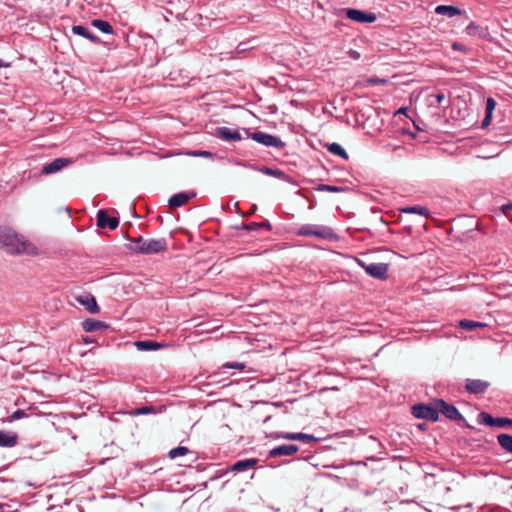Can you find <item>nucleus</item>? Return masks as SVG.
<instances>
[{"label": "nucleus", "instance_id": "obj_1", "mask_svg": "<svg viewBox=\"0 0 512 512\" xmlns=\"http://www.w3.org/2000/svg\"><path fill=\"white\" fill-rule=\"evenodd\" d=\"M0 248L10 255H38V248L9 226H0Z\"/></svg>", "mask_w": 512, "mask_h": 512}, {"label": "nucleus", "instance_id": "obj_2", "mask_svg": "<svg viewBox=\"0 0 512 512\" xmlns=\"http://www.w3.org/2000/svg\"><path fill=\"white\" fill-rule=\"evenodd\" d=\"M297 235L305 237L313 236L328 241H337L339 239V236L333 231L332 228L317 224L302 225L298 229Z\"/></svg>", "mask_w": 512, "mask_h": 512}, {"label": "nucleus", "instance_id": "obj_3", "mask_svg": "<svg viewBox=\"0 0 512 512\" xmlns=\"http://www.w3.org/2000/svg\"><path fill=\"white\" fill-rule=\"evenodd\" d=\"M243 131L245 132L248 138L253 139L255 142L263 146L274 147L277 149H283L286 146V143L275 135L268 134L262 131L250 132V129L248 128H244Z\"/></svg>", "mask_w": 512, "mask_h": 512}, {"label": "nucleus", "instance_id": "obj_4", "mask_svg": "<svg viewBox=\"0 0 512 512\" xmlns=\"http://www.w3.org/2000/svg\"><path fill=\"white\" fill-rule=\"evenodd\" d=\"M135 254L140 255H153L164 252L168 248V243L165 238L145 240L141 246H135Z\"/></svg>", "mask_w": 512, "mask_h": 512}, {"label": "nucleus", "instance_id": "obj_5", "mask_svg": "<svg viewBox=\"0 0 512 512\" xmlns=\"http://www.w3.org/2000/svg\"><path fill=\"white\" fill-rule=\"evenodd\" d=\"M411 414L417 419L429 420L437 422L439 420V410L437 406L427 403H416L411 407Z\"/></svg>", "mask_w": 512, "mask_h": 512}, {"label": "nucleus", "instance_id": "obj_6", "mask_svg": "<svg viewBox=\"0 0 512 512\" xmlns=\"http://www.w3.org/2000/svg\"><path fill=\"white\" fill-rule=\"evenodd\" d=\"M477 422L480 425L499 428H512V418L493 417L490 413L482 411L477 415Z\"/></svg>", "mask_w": 512, "mask_h": 512}, {"label": "nucleus", "instance_id": "obj_7", "mask_svg": "<svg viewBox=\"0 0 512 512\" xmlns=\"http://www.w3.org/2000/svg\"><path fill=\"white\" fill-rule=\"evenodd\" d=\"M434 404L437 406L439 414L442 413L447 419L453 421H465L463 415L453 404H450L443 399H435Z\"/></svg>", "mask_w": 512, "mask_h": 512}, {"label": "nucleus", "instance_id": "obj_8", "mask_svg": "<svg viewBox=\"0 0 512 512\" xmlns=\"http://www.w3.org/2000/svg\"><path fill=\"white\" fill-rule=\"evenodd\" d=\"M359 265L365 270V272L379 280H385L388 278V264L386 263H370L365 264L363 261L358 260Z\"/></svg>", "mask_w": 512, "mask_h": 512}, {"label": "nucleus", "instance_id": "obj_9", "mask_svg": "<svg viewBox=\"0 0 512 512\" xmlns=\"http://www.w3.org/2000/svg\"><path fill=\"white\" fill-rule=\"evenodd\" d=\"M346 18L357 23H373L376 21L377 16L373 12H367L354 8H347L344 10Z\"/></svg>", "mask_w": 512, "mask_h": 512}, {"label": "nucleus", "instance_id": "obj_10", "mask_svg": "<svg viewBox=\"0 0 512 512\" xmlns=\"http://www.w3.org/2000/svg\"><path fill=\"white\" fill-rule=\"evenodd\" d=\"M96 224L99 228L115 230L119 225V218L110 216L105 209H100L96 214Z\"/></svg>", "mask_w": 512, "mask_h": 512}, {"label": "nucleus", "instance_id": "obj_11", "mask_svg": "<svg viewBox=\"0 0 512 512\" xmlns=\"http://www.w3.org/2000/svg\"><path fill=\"white\" fill-rule=\"evenodd\" d=\"M490 387V382L481 379H466L465 389L473 395L484 394Z\"/></svg>", "mask_w": 512, "mask_h": 512}, {"label": "nucleus", "instance_id": "obj_12", "mask_svg": "<svg viewBox=\"0 0 512 512\" xmlns=\"http://www.w3.org/2000/svg\"><path fill=\"white\" fill-rule=\"evenodd\" d=\"M72 160L70 158H56L51 162L43 165L41 169V173L44 175H50L56 172H59L67 165L71 164Z\"/></svg>", "mask_w": 512, "mask_h": 512}, {"label": "nucleus", "instance_id": "obj_13", "mask_svg": "<svg viewBox=\"0 0 512 512\" xmlns=\"http://www.w3.org/2000/svg\"><path fill=\"white\" fill-rule=\"evenodd\" d=\"M196 197V192H179L172 195L168 200V206L171 209H176L184 206L191 199Z\"/></svg>", "mask_w": 512, "mask_h": 512}, {"label": "nucleus", "instance_id": "obj_14", "mask_svg": "<svg viewBox=\"0 0 512 512\" xmlns=\"http://www.w3.org/2000/svg\"><path fill=\"white\" fill-rule=\"evenodd\" d=\"M278 437L282 438V439H286V440L300 441V442H303L306 444H311V443L315 444V443L319 442V440H320L319 438L315 437L312 434H306V433H302V432H297V433L283 432V433L279 434Z\"/></svg>", "mask_w": 512, "mask_h": 512}, {"label": "nucleus", "instance_id": "obj_15", "mask_svg": "<svg viewBox=\"0 0 512 512\" xmlns=\"http://www.w3.org/2000/svg\"><path fill=\"white\" fill-rule=\"evenodd\" d=\"M214 136L224 141H240L242 136L238 130H232L228 127L221 126L215 129Z\"/></svg>", "mask_w": 512, "mask_h": 512}, {"label": "nucleus", "instance_id": "obj_16", "mask_svg": "<svg viewBox=\"0 0 512 512\" xmlns=\"http://www.w3.org/2000/svg\"><path fill=\"white\" fill-rule=\"evenodd\" d=\"M298 451L299 447L295 444H282L271 449L269 451V457L291 456Z\"/></svg>", "mask_w": 512, "mask_h": 512}, {"label": "nucleus", "instance_id": "obj_17", "mask_svg": "<svg viewBox=\"0 0 512 512\" xmlns=\"http://www.w3.org/2000/svg\"><path fill=\"white\" fill-rule=\"evenodd\" d=\"M465 32L469 36L478 37L480 39H489L490 37L488 28L478 25L475 22H470L466 26Z\"/></svg>", "mask_w": 512, "mask_h": 512}, {"label": "nucleus", "instance_id": "obj_18", "mask_svg": "<svg viewBox=\"0 0 512 512\" xmlns=\"http://www.w3.org/2000/svg\"><path fill=\"white\" fill-rule=\"evenodd\" d=\"M76 300L83 306H85L86 310L92 314H96L100 312V307L96 301V298L91 294L80 295L76 297Z\"/></svg>", "mask_w": 512, "mask_h": 512}, {"label": "nucleus", "instance_id": "obj_19", "mask_svg": "<svg viewBox=\"0 0 512 512\" xmlns=\"http://www.w3.org/2000/svg\"><path fill=\"white\" fill-rule=\"evenodd\" d=\"M72 32L75 35H78V36H81V37H84V38L90 40L94 44L102 43L101 39L97 35L92 33L86 26H83V25H73L72 26ZM103 44H106V43L103 42Z\"/></svg>", "mask_w": 512, "mask_h": 512}, {"label": "nucleus", "instance_id": "obj_20", "mask_svg": "<svg viewBox=\"0 0 512 512\" xmlns=\"http://www.w3.org/2000/svg\"><path fill=\"white\" fill-rule=\"evenodd\" d=\"M81 326L85 332H95L109 328V324L93 318H87L81 322Z\"/></svg>", "mask_w": 512, "mask_h": 512}, {"label": "nucleus", "instance_id": "obj_21", "mask_svg": "<svg viewBox=\"0 0 512 512\" xmlns=\"http://www.w3.org/2000/svg\"><path fill=\"white\" fill-rule=\"evenodd\" d=\"M18 440L16 432L0 430V447L12 448L18 444Z\"/></svg>", "mask_w": 512, "mask_h": 512}, {"label": "nucleus", "instance_id": "obj_22", "mask_svg": "<svg viewBox=\"0 0 512 512\" xmlns=\"http://www.w3.org/2000/svg\"><path fill=\"white\" fill-rule=\"evenodd\" d=\"M257 462L256 458L238 460L231 466L230 470L235 473L245 472L254 468Z\"/></svg>", "mask_w": 512, "mask_h": 512}, {"label": "nucleus", "instance_id": "obj_23", "mask_svg": "<svg viewBox=\"0 0 512 512\" xmlns=\"http://www.w3.org/2000/svg\"><path fill=\"white\" fill-rule=\"evenodd\" d=\"M134 345L139 351H156L165 346V344L154 340H139Z\"/></svg>", "mask_w": 512, "mask_h": 512}, {"label": "nucleus", "instance_id": "obj_24", "mask_svg": "<svg viewBox=\"0 0 512 512\" xmlns=\"http://www.w3.org/2000/svg\"><path fill=\"white\" fill-rule=\"evenodd\" d=\"M435 13L438 15H445L452 18L454 16L461 15L462 10L453 5H438L435 8Z\"/></svg>", "mask_w": 512, "mask_h": 512}, {"label": "nucleus", "instance_id": "obj_25", "mask_svg": "<svg viewBox=\"0 0 512 512\" xmlns=\"http://www.w3.org/2000/svg\"><path fill=\"white\" fill-rule=\"evenodd\" d=\"M497 443L501 449L509 454H512V435L508 433H500L496 436Z\"/></svg>", "mask_w": 512, "mask_h": 512}, {"label": "nucleus", "instance_id": "obj_26", "mask_svg": "<svg viewBox=\"0 0 512 512\" xmlns=\"http://www.w3.org/2000/svg\"><path fill=\"white\" fill-rule=\"evenodd\" d=\"M91 25L104 34H114L113 26L106 20L93 19Z\"/></svg>", "mask_w": 512, "mask_h": 512}, {"label": "nucleus", "instance_id": "obj_27", "mask_svg": "<svg viewBox=\"0 0 512 512\" xmlns=\"http://www.w3.org/2000/svg\"><path fill=\"white\" fill-rule=\"evenodd\" d=\"M401 212L405 214H418L426 218L430 216V210L427 207L420 205L404 207L401 209Z\"/></svg>", "mask_w": 512, "mask_h": 512}, {"label": "nucleus", "instance_id": "obj_28", "mask_svg": "<svg viewBox=\"0 0 512 512\" xmlns=\"http://www.w3.org/2000/svg\"><path fill=\"white\" fill-rule=\"evenodd\" d=\"M326 147H327V150L331 154L339 156L340 158H342L344 160H348V158H349L348 153L339 143L333 142V143L327 144Z\"/></svg>", "mask_w": 512, "mask_h": 512}, {"label": "nucleus", "instance_id": "obj_29", "mask_svg": "<svg viewBox=\"0 0 512 512\" xmlns=\"http://www.w3.org/2000/svg\"><path fill=\"white\" fill-rule=\"evenodd\" d=\"M316 191L321 192H331V193H341L346 192L349 190L346 186H335V185H329V184H319L316 188Z\"/></svg>", "mask_w": 512, "mask_h": 512}, {"label": "nucleus", "instance_id": "obj_30", "mask_svg": "<svg viewBox=\"0 0 512 512\" xmlns=\"http://www.w3.org/2000/svg\"><path fill=\"white\" fill-rule=\"evenodd\" d=\"M459 326L464 329V330H467V331H473L475 330L476 328H483L485 327L486 325L481 323V322H477V321H473V320H468V319H463L459 322Z\"/></svg>", "mask_w": 512, "mask_h": 512}, {"label": "nucleus", "instance_id": "obj_31", "mask_svg": "<svg viewBox=\"0 0 512 512\" xmlns=\"http://www.w3.org/2000/svg\"><path fill=\"white\" fill-rule=\"evenodd\" d=\"M190 453V450L185 446H178L176 448H173L169 451L168 457L170 459H175L179 456H184L186 454Z\"/></svg>", "mask_w": 512, "mask_h": 512}, {"label": "nucleus", "instance_id": "obj_32", "mask_svg": "<svg viewBox=\"0 0 512 512\" xmlns=\"http://www.w3.org/2000/svg\"><path fill=\"white\" fill-rule=\"evenodd\" d=\"M126 239L129 240L130 243L126 244L125 247L126 249L130 250L133 253H135V246H141L144 243V238L142 236H139L137 238L127 236Z\"/></svg>", "mask_w": 512, "mask_h": 512}, {"label": "nucleus", "instance_id": "obj_33", "mask_svg": "<svg viewBox=\"0 0 512 512\" xmlns=\"http://www.w3.org/2000/svg\"><path fill=\"white\" fill-rule=\"evenodd\" d=\"M262 172L268 176H273V177H276L279 179H281L285 176V173L282 170L272 169V168H268V167L263 168Z\"/></svg>", "mask_w": 512, "mask_h": 512}, {"label": "nucleus", "instance_id": "obj_34", "mask_svg": "<svg viewBox=\"0 0 512 512\" xmlns=\"http://www.w3.org/2000/svg\"><path fill=\"white\" fill-rule=\"evenodd\" d=\"M245 368V364L244 363H240V362H226L225 364H223L221 366V369L223 370V372H225L226 369H239V370H243Z\"/></svg>", "mask_w": 512, "mask_h": 512}, {"label": "nucleus", "instance_id": "obj_35", "mask_svg": "<svg viewBox=\"0 0 512 512\" xmlns=\"http://www.w3.org/2000/svg\"><path fill=\"white\" fill-rule=\"evenodd\" d=\"M261 225H259V222H251L249 224L242 223L240 226H237V229H245L248 231H257L259 230Z\"/></svg>", "mask_w": 512, "mask_h": 512}, {"label": "nucleus", "instance_id": "obj_36", "mask_svg": "<svg viewBox=\"0 0 512 512\" xmlns=\"http://www.w3.org/2000/svg\"><path fill=\"white\" fill-rule=\"evenodd\" d=\"M154 412V406H141L139 408H136L134 410L135 415H148L150 413Z\"/></svg>", "mask_w": 512, "mask_h": 512}, {"label": "nucleus", "instance_id": "obj_37", "mask_svg": "<svg viewBox=\"0 0 512 512\" xmlns=\"http://www.w3.org/2000/svg\"><path fill=\"white\" fill-rule=\"evenodd\" d=\"M497 103L496 101L494 100V98L492 97H488L486 99V107H485V112L486 113H491L493 114L494 110H495V107H496Z\"/></svg>", "mask_w": 512, "mask_h": 512}, {"label": "nucleus", "instance_id": "obj_38", "mask_svg": "<svg viewBox=\"0 0 512 512\" xmlns=\"http://www.w3.org/2000/svg\"><path fill=\"white\" fill-rule=\"evenodd\" d=\"M191 156L194 157H205V158H211L213 154L210 151L205 150H195L188 153Z\"/></svg>", "mask_w": 512, "mask_h": 512}, {"label": "nucleus", "instance_id": "obj_39", "mask_svg": "<svg viewBox=\"0 0 512 512\" xmlns=\"http://www.w3.org/2000/svg\"><path fill=\"white\" fill-rule=\"evenodd\" d=\"M492 117H493V114L485 112V116H484V118H483V120L481 122V128L482 129H485V128H487L490 125V123L492 121Z\"/></svg>", "mask_w": 512, "mask_h": 512}, {"label": "nucleus", "instance_id": "obj_40", "mask_svg": "<svg viewBox=\"0 0 512 512\" xmlns=\"http://www.w3.org/2000/svg\"><path fill=\"white\" fill-rule=\"evenodd\" d=\"M24 416H26V412L24 410L18 409L12 413L11 419L19 420V419L23 418Z\"/></svg>", "mask_w": 512, "mask_h": 512}, {"label": "nucleus", "instance_id": "obj_41", "mask_svg": "<svg viewBox=\"0 0 512 512\" xmlns=\"http://www.w3.org/2000/svg\"><path fill=\"white\" fill-rule=\"evenodd\" d=\"M430 97H433L437 104H441L444 101L446 96H445L444 92L440 91L435 95H430Z\"/></svg>", "mask_w": 512, "mask_h": 512}, {"label": "nucleus", "instance_id": "obj_42", "mask_svg": "<svg viewBox=\"0 0 512 512\" xmlns=\"http://www.w3.org/2000/svg\"><path fill=\"white\" fill-rule=\"evenodd\" d=\"M348 55H349V57H350L351 59H354V60H359V59H360V57H361V54H360L358 51L353 50V49H350V50L348 51Z\"/></svg>", "mask_w": 512, "mask_h": 512}, {"label": "nucleus", "instance_id": "obj_43", "mask_svg": "<svg viewBox=\"0 0 512 512\" xmlns=\"http://www.w3.org/2000/svg\"><path fill=\"white\" fill-rule=\"evenodd\" d=\"M501 211L507 215L508 212L512 211V201L501 206Z\"/></svg>", "mask_w": 512, "mask_h": 512}, {"label": "nucleus", "instance_id": "obj_44", "mask_svg": "<svg viewBox=\"0 0 512 512\" xmlns=\"http://www.w3.org/2000/svg\"><path fill=\"white\" fill-rule=\"evenodd\" d=\"M259 225H261L260 229L265 228L268 231L272 230V225L269 221L259 222Z\"/></svg>", "mask_w": 512, "mask_h": 512}, {"label": "nucleus", "instance_id": "obj_45", "mask_svg": "<svg viewBox=\"0 0 512 512\" xmlns=\"http://www.w3.org/2000/svg\"><path fill=\"white\" fill-rule=\"evenodd\" d=\"M82 341H83V343H85V344H92V343H96V340H95V339L90 338V337H88V336H87V337H83V338H82Z\"/></svg>", "mask_w": 512, "mask_h": 512}, {"label": "nucleus", "instance_id": "obj_46", "mask_svg": "<svg viewBox=\"0 0 512 512\" xmlns=\"http://www.w3.org/2000/svg\"><path fill=\"white\" fill-rule=\"evenodd\" d=\"M416 427H417V429L424 431V430H426V429H427V427H428V426H427V424H426V423H418V424L416 425Z\"/></svg>", "mask_w": 512, "mask_h": 512}, {"label": "nucleus", "instance_id": "obj_47", "mask_svg": "<svg viewBox=\"0 0 512 512\" xmlns=\"http://www.w3.org/2000/svg\"><path fill=\"white\" fill-rule=\"evenodd\" d=\"M452 48H453L454 50H461V49H462V46H461V44H459V43H457V42H454V43L452 44Z\"/></svg>", "mask_w": 512, "mask_h": 512}, {"label": "nucleus", "instance_id": "obj_48", "mask_svg": "<svg viewBox=\"0 0 512 512\" xmlns=\"http://www.w3.org/2000/svg\"><path fill=\"white\" fill-rule=\"evenodd\" d=\"M257 210V205L254 204L252 205L250 211L247 213V215H252L253 213H255V211Z\"/></svg>", "mask_w": 512, "mask_h": 512}, {"label": "nucleus", "instance_id": "obj_49", "mask_svg": "<svg viewBox=\"0 0 512 512\" xmlns=\"http://www.w3.org/2000/svg\"><path fill=\"white\" fill-rule=\"evenodd\" d=\"M366 460H368V461H379V460H381V458H378V457H375V456H370V457H367Z\"/></svg>", "mask_w": 512, "mask_h": 512}, {"label": "nucleus", "instance_id": "obj_50", "mask_svg": "<svg viewBox=\"0 0 512 512\" xmlns=\"http://www.w3.org/2000/svg\"><path fill=\"white\" fill-rule=\"evenodd\" d=\"M353 464L356 465V466H360V465L366 466V462L365 461H357V462H354Z\"/></svg>", "mask_w": 512, "mask_h": 512}, {"label": "nucleus", "instance_id": "obj_51", "mask_svg": "<svg viewBox=\"0 0 512 512\" xmlns=\"http://www.w3.org/2000/svg\"><path fill=\"white\" fill-rule=\"evenodd\" d=\"M7 66H8V64L5 63L2 59H0V68L1 67H7Z\"/></svg>", "mask_w": 512, "mask_h": 512}, {"label": "nucleus", "instance_id": "obj_52", "mask_svg": "<svg viewBox=\"0 0 512 512\" xmlns=\"http://www.w3.org/2000/svg\"><path fill=\"white\" fill-rule=\"evenodd\" d=\"M403 133L410 134L413 138H415V137H416L415 133L410 132V131H407V130H403Z\"/></svg>", "mask_w": 512, "mask_h": 512}, {"label": "nucleus", "instance_id": "obj_53", "mask_svg": "<svg viewBox=\"0 0 512 512\" xmlns=\"http://www.w3.org/2000/svg\"><path fill=\"white\" fill-rule=\"evenodd\" d=\"M270 419H271V415L266 416V417L264 418V420H263V423H264V424H265V423H267L268 421H270Z\"/></svg>", "mask_w": 512, "mask_h": 512}, {"label": "nucleus", "instance_id": "obj_54", "mask_svg": "<svg viewBox=\"0 0 512 512\" xmlns=\"http://www.w3.org/2000/svg\"><path fill=\"white\" fill-rule=\"evenodd\" d=\"M406 110H407V108H405V107H404V108H400V109L398 110V113H405V112H406Z\"/></svg>", "mask_w": 512, "mask_h": 512}, {"label": "nucleus", "instance_id": "obj_55", "mask_svg": "<svg viewBox=\"0 0 512 512\" xmlns=\"http://www.w3.org/2000/svg\"><path fill=\"white\" fill-rule=\"evenodd\" d=\"M379 81H380L379 79H375V80H374V79H371V80H370V82H371V83H378Z\"/></svg>", "mask_w": 512, "mask_h": 512}, {"label": "nucleus", "instance_id": "obj_56", "mask_svg": "<svg viewBox=\"0 0 512 512\" xmlns=\"http://www.w3.org/2000/svg\"><path fill=\"white\" fill-rule=\"evenodd\" d=\"M217 374H218V373H214V374H212V375H209V378H210V379H212V378L216 377V376H217Z\"/></svg>", "mask_w": 512, "mask_h": 512}, {"label": "nucleus", "instance_id": "obj_57", "mask_svg": "<svg viewBox=\"0 0 512 512\" xmlns=\"http://www.w3.org/2000/svg\"><path fill=\"white\" fill-rule=\"evenodd\" d=\"M466 427H468V428H470V429H473V430H476V428H475V427H473V426H471V425H469V424H466Z\"/></svg>", "mask_w": 512, "mask_h": 512}, {"label": "nucleus", "instance_id": "obj_58", "mask_svg": "<svg viewBox=\"0 0 512 512\" xmlns=\"http://www.w3.org/2000/svg\"><path fill=\"white\" fill-rule=\"evenodd\" d=\"M369 439L376 441V438L374 436H370Z\"/></svg>", "mask_w": 512, "mask_h": 512}]
</instances>
